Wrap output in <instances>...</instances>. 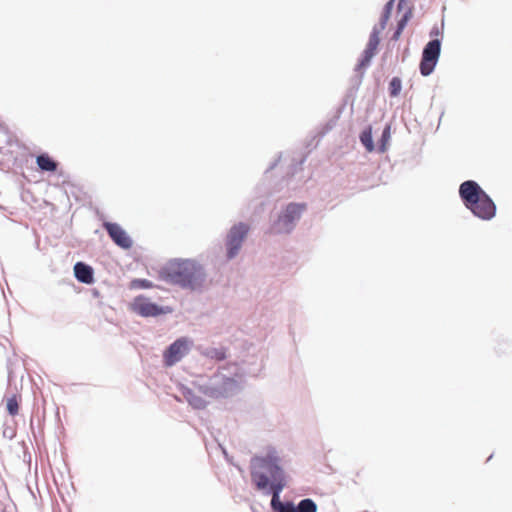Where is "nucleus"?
Wrapping results in <instances>:
<instances>
[{
    "instance_id": "18",
    "label": "nucleus",
    "mask_w": 512,
    "mask_h": 512,
    "mask_svg": "<svg viewBox=\"0 0 512 512\" xmlns=\"http://www.w3.org/2000/svg\"><path fill=\"white\" fill-rule=\"evenodd\" d=\"M359 140L367 152L371 153L375 151L376 147L373 140V130L371 125L366 126L361 131Z\"/></svg>"
},
{
    "instance_id": "9",
    "label": "nucleus",
    "mask_w": 512,
    "mask_h": 512,
    "mask_svg": "<svg viewBox=\"0 0 512 512\" xmlns=\"http://www.w3.org/2000/svg\"><path fill=\"white\" fill-rule=\"evenodd\" d=\"M103 228L118 247L128 250L133 246V241L127 232L117 223L104 222Z\"/></svg>"
},
{
    "instance_id": "23",
    "label": "nucleus",
    "mask_w": 512,
    "mask_h": 512,
    "mask_svg": "<svg viewBox=\"0 0 512 512\" xmlns=\"http://www.w3.org/2000/svg\"><path fill=\"white\" fill-rule=\"evenodd\" d=\"M152 287L153 283L148 279L134 278L128 284L130 290L150 289Z\"/></svg>"
},
{
    "instance_id": "15",
    "label": "nucleus",
    "mask_w": 512,
    "mask_h": 512,
    "mask_svg": "<svg viewBox=\"0 0 512 512\" xmlns=\"http://www.w3.org/2000/svg\"><path fill=\"white\" fill-rule=\"evenodd\" d=\"M180 392L181 395L184 397V399L191 405L194 409L202 410L206 408L207 401L203 399L201 396H198L195 394V392L184 385L180 386Z\"/></svg>"
},
{
    "instance_id": "24",
    "label": "nucleus",
    "mask_w": 512,
    "mask_h": 512,
    "mask_svg": "<svg viewBox=\"0 0 512 512\" xmlns=\"http://www.w3.org/2000/svg\"><path fill=\"white\" fill-rule=\"evenodd\" d=\"M402 90V80L401 78L395 76L393 77L388 85V92L390 97H397L400 95Z\"/></svg>"
},
{
    "instance_id": "14",
    "label": "nucleus",
    "mask_w": 512,
    "mask_h": 512,
    "mask_svg": "<svg viewBox=\"0 0 512 512\" xmlns=\"http://www.w3.org/2000/svg\"><path fill=\"white\" fill-rule=\"evenodd\" d=\"M74 276L78 282L90 285L94 282V269L92 266L78 261L74 265Z\"/></svg>"
},
{
    "instance_id": "11",
    "label": "nucleus",
    "mask_w": 512,
    "mask_h": 512,
    "mask_svg": "<svg viewBox=\"0 0 512 512\" xmlns=\"http://www.w3.org/2000/svg\"><path fill=\"white\" fill-rule=\"evenodd\" d=\"M380 44V37H377L376 32L370 33L368 43L361 53V56L355 66V70H363L365 71L371 64L372 58L376 55L378 51V46Z\"/></svg>"
},
{
    "instance_id": "27",
    "label": "nucleus",
    "mask_w": 512,
    "mask_h": 512,
    "mask_svg": "<svg viewBox=\"0 0 512 512\" xmlns=\"http://www.w3.org/2000/svg\"><path fill=\"white\" fill-rule=\"evenodd\" d=\"M443 28H444V20H442L441 27H439L437 24H435L429 32V36L431 37V39L439 38V36H442Z\"/></svg>"
},
{
    "instance_id": "29",
    "label": "nucleus",
    "mask_w": 512,
    "mask_h": 512,
    "mask_svg": "<svg viewBox=\"0 0 512 512\" xmlns=\"http://www.w3.org/2000/svg\"><path fill=\"white\" fill-rule=\"evenodd\" d=\"M281 158H282V153L280 152L277 157L269 164V166L266 168L265 170V174L269 173L270 171H272L273 169H275L279 162L281 161Z\"/></svg>"
},
{
    "instance_id": "16",
    "label": "nucleus",
    "mask_w": 512,
    "mask_h": 512,
    "mask_svg": "<svg viewBox=\"0 0 512 512\" xmlns=\"http://www.w3.org/2000/svg\"><path fill=\"white\" fill-rule=\"evenodd\" d=\"M355 74L350 79V87L347 90V93L344 98L343 107L347 104L348 100L351 99L352 102L354 101L356 94L362 84L365 71L363 70H355Z\"/></svg>"
},
{
    "instance_id": "30",
    "label": "nucleus",
    "mask_w": 512,
    "mask_h": 512,
    "mask_svg": "<svg viewBox=\"0 0 512 512\" xmlns=\"http://www.w3.org/2000/svg\"><path fill=\"white\" fill-rule=\"evenodd\" d=\"M263 365L260 364L258 368H248L245 370V373H247L249 376L256 377L258 376L259 372L262 370Z\"/></svg>"
},
{
    "instance_id": "32",
    "label": "nucleus",
    "mask_w": 512,
    "mask_h": 512,
    "mask_svg": "<svg viewBox=\"0 0 512 512\" xmlns=\"http://www.w3.org/2000/svg\"><path fill=\"white\" fill-rule=\"evenodd\" d=\"M173 309L170 306L162 305V315L172 313Z\"/></svg>"
},
{
    "instance_id": "25",
    "label": "nucleus",
    "mask_w": 512,
    "mask_h": 512,
    "mask_svg": "<svg viewBox=\"0 0 512 512\" xmlns=\"http://www.w3.org/2000/svg\"><path fill=\"white\" fill-rule=\"evenodd\" d=\"M308 154H303L299 159H293L289 167L288 175L294 176L299 170H302L303 164L306 162Z\"/></svg>"
},
{
    "instance_id": "3",
    "label": "nucleus",
    "mask_w": 512,
    "mask_h": 512,
    "mask_svg": "<svg viewBox=\"0 0 512 512\" xmlns=\"http://www.w3.org/2000/svg\"><path fill=\"white\" fill-rule=\"evenodd\" d=\"M459 198L471 214L483 221L496 216L497 206L491 196L475 180L462 182L458 189Z\"/></svg>"
},
{
    "instance_id": "21",
    "label": "nucleus",
    "mask_w": 512,
    "mask_h": 512,
    "mask_svg": "<svg viewBox=\"0 0 512 512\" xmlns=\"http://www.w3.org/2000/svg\"><path fill=\"white\" fill-rule=\"evenodd\" d=\"M391 138V125L386 124L382 130L380 139L378 140L377 150L379 153H384L387 150L388 142Z\"/></svg>"
},
{
    "instance_id": "17",
    "label": "nucleus",
    "mask_w": 512,
    "mask_h": 512,
    "mask_svg": "<svg viewBox=\"0 0 512 512\" xmlns=\"http://www.w3.org/2000/svg\"><path fill=\"white\" fill-rule=\"evenodd\" d=\"M395 0H388L383 7L379 22L372 28L371 33L376 32L377 37H380V33L386 28L387 23L391 17V13L394 7Z\"/></svg>"
},
{
    "instance_id": "1",
    "label": "nucleus",
    "mask_w": 512,
    "mask_h": 512,
    "mask_svg": "<svg viewBox=\"0 0 512 512\" xmlns=\"http://www.w3.org/2000/svg\"><path fill=\"white\" fill-rule=\"evenodd\" d=\"M250 476L257 491L272 496L270 505L273 512H296L292 501L280 500V495L287 486V480L282 459L275 447L268 446L264 455L251 457Z\"/></svg>"
},
{
    "instance_id": "28",
    "label": "nucleus",
    "mask_w": 512,
    "mask_h": 512,
    "mask_svg": "<svg viewBox=\"0 0 512 512\" xmlns=\"http://www.w3.org/2000/svg\"><path fill=\"white\" fill-rule=\"evenodd\" d=\"M324 134L325 132H322L312 137V139L307 144V148L309 149V151L306 154H308L313 148H315L318 145L319 141L321 140Z\"/></svg>"
},
{
    "instance_id": "13",
    "label": "nucleus",
    "mask_w": 512,
    "mask_h": 512,
    "mask_svg": "<svg viewBox=\"0 0 512 512\" xmlns=\"http://www.w3.org/2000/svg\"><path fill=\"white\" fill-rule=\"evenodd\" d=\"M196 350L201 356H203L209 360H213L215 362L224 361L227 358V352H228V348L225 346L211 347V346L198 345L196 347Z\"/></svg>"
},
{
    "instance_id": "5",
    "label": "nucleus",
    "mask_w": 512,
    "mask_h": 512,
    "mask_svg": "<svg viewBox=\"0 0 512 512\" xmlns=\"http://www.w3.org/2000/svg\"><path fill=\"white\" fill-rule=\"evenodd\" d=\"M306 203L290 202L270 221L265 234L283 235L290 234L294 231L297 222L301 219L306 211Z\"/></svg>"
},
{
    "instance_id": "19",
    "label": "nucleus",
    "mask_w": 512,
    "mask_h": 512,
    "mask_svg": "<svg viewBox=\"0 0 512 512\" xmlns=\"http://www.w3.org/2000/svg\"><path fill=\"white\" fill-rule=\"evenodd\" d=\"M36 164L40 170L45 172H55L58 167V163L46 153L37 156Z\"/></svg>"
},
{
    "instance_id": "33",
    "label": "nucleus",
    "mask_w": 512,
    "mask_h": 512,
    "mask_svg": "<svg viewBox=\"0 0 512 512\" xmlns=\"http://www.w3.org/2000/svg\"><path fill=\"white\" fill-rule=\"evenodd\" d=\"M407 2V0H399L397 4V10L401 11L403 9L404 4Z\"/></svg>"
},
{
    "instance_id": "12",
    "label": "nucleus",
    "mask_w": 512,
    "mask_h": 512,
    "mask_svg": "<svg viewBox=\"0 0 512 512\" xmlns=\"http://www.w3.org/2000/svg\"><path fill=\"white\" fill-rule=\"evenodd\" d=\"M142 361L148 374L146 386L149 389L156 391L158 388V378L160 375V371L158 370V366L156 364L157 358L155 357L154 359H149L148 357H144L142 358Z\"/></svg>"
},
{
    "instance_id": "35",
    "label": "nucleus",
    "mask_w": 512,
    "mask_h": 512,
    "mask_svg": "<svg viewBox=\"0 0 512 512\" xmlns=\"http://www.w3.org/2000/svg\"><path fill=\"white\" fill-rule=\"evenodd\" d=\"M492 457H493V454L489 455V457L487 458V461H489Z\"/></svg>"
},
{
    "instance_id": "7",
    "label": "nucleus",
    "mask_w": 512,
    "mask_h": 512,
    "mask_svg": "<svg viewBox=\"0 0 512 512\" xmlns=\"http://www.w3.org/2000/svg\"><path fill=\"white\" fill-rule=\"evenodd\" d=\"M194 346V341L187 337L182 336L172 342L162 353L164 364L171 367L182 360Z\"/></svg>"
},
{
    "instance_id": "20",
    "label": "nucleus",
    "mask_w": 512,
    "mask_h": 512,
    "mask_svg": "<svg viewBox=\"0 0 512 512\" xmlns=\"http://www.w3.org/2000/svg\"><path fill=\"white\" fill-rule=\"evenodd\" d=\"M412 18V7H409L401 16V18L397 21L396 28L392 34L391 40L397 41L405 27L407 26L408 22Z\"/></svg>"
},
{
    "instance_id": "22",
    "label": "nucleus",
    "mask_w": 512,
    "mask_h": 512,
    "mask_svg": "<svg viewBox=\"0 0 512 512\" xmlns=\"http://www.w3.org/2000/svg\"><path fill=\"white\" fill-rule=\"evenodd\" d=\"M295 507L296 512H317V504L311 498L301 499Z\"/></svg>"
},
{
    "instance_id": "10",
    "label": "nucleus",
    "mask_w": 512,
    "mask_h": 512,
    "mask_svg": "<svg viewBox=\"0 0 512 512\" xmlns=\"http://www.w3.org/2000/svg\"><path fill=\"white\" fill-rule=\"evenodd\" d=\"M131 309L141 317H156L160 315V306L151 302L144 295H139L134 298Z\"/></svg>"
},
{
    "instance_id": "8",
    "label": "nucleus",
    "mask_w": 512,
    "mask_h": 512,
    "mask_svg": "<svg viewBox=\"0 0 512 512\" xmlns=\"http://www.w3.org/2000/svg\"><path fill=\"white\" fill-rule=\"evenodd\" d=\"M249 230L250 226L245 222H238L230 228L225 241L228 260L234 259L238 255Z\"/></svg>"
},
{
    "instance_id": "2",
    "label": "nucleus",
    "mask_w": 512,
    "mask_h": 512,
    "mask_svg": "<svg viewBox=\"0 0 512 512\" xmlns=\"http://www.w3.org/2000/svg\"><path fill=\"white\" fill-rule=\"evenodd\" d=\"M162 279L183 290L203 294L211 281L206 267L194 258H172L162 266Z\"/></svg>"
},
{
    "instance_id": "26",
    "label": "nucleus",
    "mask_w": 512,
    "mask_h": 512,
    "mask_svg": "<svg viewBox=\"0 0 512 512\" xmlns=\"http://www.w3.org/2000/svg\"><path fill=\"white\" fill-rule=\"evenodd\" d=\"M6 407L9 415L15 416L18 414L19 404L15 395L8 399Z\"/></svg>"
},
{
    "instance_id": "4",
    "label": "nucleus",
    "mask_w": 512,
    "mask_h": 512,
    "mask_svg": "<svg viewBox=\"0 0 512 512\" xmlns=\"http://www.w3.org/2000/svg\"><path fill=\"white\" fill-rule=\"evenodd\" d=\"M225 367L218 368L211 375L199 377L193 382L194 387L202 395L214 399H228L235 396L240 387L237 379L224 373Z\"/></svg>"
},
{
    "instance_id": "6",
    "label": "nucleus",
    "mask_w": 512,
    "mask_h": 512,
    "mask_svg": "<svg viewBox=\"0 0 512 512\" xmlns=\"http://www.w3.org/2000/svg\"><path fill=\"white\" fill-rule=\"evenodd\" d=\"M442 38L431 39L422 50L419 72L423 77L431 75L441 55Z\"/></svg>"
},
{
    "instance_id": "34",
    "label": "nucleus",
    "mask_w": 512,
    "mask_h": 512,
    "mask_svg": "<svg viewBox=\"0 0 512 512\" xmlns=\"http://www.w3.org/2000/svg\"><path fill=\"white\" fill-rule=\"evenodd\" d=\"M91 293H92V295H93V297H94V298H99V297H100V292H99V290H97L96 288H93V289L91 290Z\"/></svg>"
},
{
    "instance_id": "31",
    "label": "nucleus",
    "mask_w": 512,
    "mask_h": 512,
    "mask_svg": "<svg viewBox=\"0 0 512 512\" xmlns=\"http://www.w3.org/2000/svg\"><path fill=\"white\" fill-rule=\"evenodd\" d=\"M220 448L222 450V453H223V456L225 458V460L230 463V464H233V461H232V456L229 455V453L227 452V450L222 446L220 445Z\"/></svg>"
}]
</instances>
